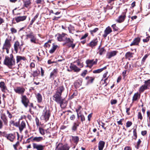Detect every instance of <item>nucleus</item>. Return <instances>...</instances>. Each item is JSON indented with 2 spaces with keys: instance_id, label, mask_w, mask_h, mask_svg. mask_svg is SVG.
I'll use <instances>...</instances> for the list:
<instances>
[{
  "instance_id": "f257e3e1",
  "label": "nucleus",
  "mask_w": 150,
  "mask_h": 150,
  "mask_svg": "<svg viewBox=\"0 0 150 150\" xmlns=\"http://www.w3.org/2000/svg\"><path fill=\"white\" fill-rule=\"evenodd\" d=\"M64 88L63 86H60L57 89L55 94L53 96V100L57 103L60 104L61 107L64 108L67 105L66 101L64 99L62 98L61 96L62 93L64 91Z\"/></svg>"
},
{
  "instance_id": "f03ea898",
  "label": "nucleus",
  "mask_w": 150,
  "mask_h": 150,
  "mask_svg": "<svg viewBox=\"0 0 150 150\" xmlns=\"http://www.w3.org/2000/svg\"><path fill=\"white\" fill-rule=\"evenodd\" d=\"M67 34L64 33L62 34L58 33L55 35V37L59 41H65V43L63 45L67 44L69 47H71L72 49H74L76 45L75 44L73 43L74 39L67 38Z\"/></svg>"
},
{
  "instance_id": "7ed1b4c3",
  "label": "nucleus",
  "mask_w": 150,
  "mask_h": 150,
  "mask_svg": "<svg viewBox=\"0 0 150 150\" xmlns=\"http://www.w3.org/2000/svg\"><path fill=\"white\" fill-rule=\"evenodd\" d=\"M4 63L9 68L12 69L13 67L15 64V60L13 55L11 54L9 56H6Z\"/></svg>"
},
{
  "instance_id": "20e7f679",
  "label": "nucleus",
  "mask_w": 150,
  "mask_h": 150,
  "mask_svg": "<svg viewBox=\"0 0 150 150\" xmlns=\"http://www.w3.org/2000/svg\"><path fill=\"white\" fill-rule=\"evenodd\" d=\"M25 36L26 39L29 40L31 43L34 44L36 43V35L31 31L26 32Z\"/></svg>"
},
{
  "instance_id": "39448f33",
  "label": "nucleus",
  "mask_w": 150,
  "mask_h": 150,
  "mask_svg": "<svg viewBox=\"0 0 150 150\" xmlns=\"http://www.w3.org/2000/svg\"><path fill=\"white\" fill-rule=\"evenodd\" d=\"M11 36H8V38L6 39L4 43V44L3 50L4 51L6 50V52L7 54L9 53V50L11 47Z\"/></svg>"
},
{
  "instance_id": "423d86ee",
  "label": "nucleus",
  "mask_w": 150,
  "mask_h": 150,
  "mask_svg": "<svg viewBox=\"0 0 150 150\" xmlns=\"http://www.w3.org/2000/svg\"><path fill=\"white\" fill-rule=\"evenodd\" d=\"M50 115L49 110H47L46 108L43 110L42 115L41 117V118L43 120H44L45 121L47 122L49 120V117Z\"/></svg>"
},
{
  "instance_id": "0eeeda50",
  "label": "nucleus",
  "mask_w": 150,
  "mask_h": 150,
  "mask_svg": "<svg viewBox=\"0 0 150 150\" xmlns=\"http://www.w3.org/2000/svg\"><path fill=\"white\" fill-rule=\"evenodd\" d=\"M15 125L18 127L20 132H21L23 129L26 127L25 121H22L21 122L20 120L18 123L16 122Z\"/></svg>"
},
{
  "instance_id": "6e6552de",
  "label": "nucleus",
  "mask_w": 150,
  "mask_h": 150,
  "mask_svg": "<svg viewBox=\"0 0 150 150\" xmlns=\"http://www.w3.org/2000/svg\"><path fill=\"white\" fill-rule=\"evenodd\" d=\"M127 11V9L125 10L124 12L119 16L118 18L116 20V21L119 23H121L123 22L126 17V13Z\"/></svg>"
},
{
  "instance_id": "1a4fd4ad",
  "label": "nucleus",
  "mask_w": 150,
  "mask_h": 150,
  "mask_svg": "<svg viewBox=\"0 0 150 150\" xmlns=\"http://www.w3.org/2000/svg\"><path fill=\"white\" fill-rule=\"evenodd\" d=\"M14 91L19 94H23L24 92L25 89L22 87H17L14 89Z\"/></svg>"
},
{
  "instance_id": "9d476101",
  "label": "nucleus",
  "mask_w": 150,
  "mask_h": 150,
  "mask_svg": "<svg viewBox=\"0 0 150 150\" xmlns=\"http://www.w3.org/2000/svg\"><path fill=\"white\" fill-rule=\"evenodd\" d=\"M28 139L30 140L32 142H39L43 140V137H32L29 138Z\"/></svg>"
},
{
  "instance_id": "9b49d317",
  "label": "nucleus",
  "mask_w": 150,
  "mask_h": 150,
  "mask_svg": "<svg viewBox=\"0 0 150 150\" xmlns=\"http://www.w3.org/2000/svg\"><path fill=\"white\" fill-rule=\"evenodd\" d=\"M33 147L34 149L37 150H43L45 146L42 144H38L35 143L33 144Z\"/></svg>"
},
{
  "instance_id": "f8f14e48",
  "label": "nucleus",
  "mask_w": 150,
  "mask_h": 150,
  "mask_svg": "<svg viewBox=\"0 0 150 150\" xmlns=\"http://www.w3.org/2000/svg\"><path fill=\"white\" fill-rule=\"evenodd\" d=\"M21 101L25 107H27L29 100L25 96H22L21 97Z\"/></svg>"
},
{
  "instance_id": "ddd939ff",
  "label": "nucleus",
  "mask_w": 150,
  "mask_h": 150,
  "mask_svg": "<svg viewBox=\"0 0 150 150\" xmlns=\"http://www.w3.org/2000/svg\"><path fill=\"white\" fill-rule=\"evenodd\" d=\"M97 59H96L95 61L93 59L90 60L88 59L86 60V63L87 64H89L90 66V68H91L93 65L97 64Z\"/></svg>"
},
{
  "instance_id": "4468645a",
  "label": "nucleus",
  "mask_w": 150,
  "mask_h": 150,
  "mask_svg": "<svg viewBox=\"0 0 150 150\" xmlns=\"http://www.w3.org/2000/svg\"><path fill=\"white\" fill-rule=\"evenodd\" d=\"M69 148L64 146L62 144L59 143L57 146L56 150H69Z\"/></svg>"
},
{
  "instance_id": "2eb2a0df",
  "label": "nucleus",
  "mask_w": 150,
  "mask_h": 150,
  "mask_svg": "<svg viewBox=\"0 0 150 150\" xmlns=\"http://www.w3.org/2000/svg\"><path fill=\"white\" fill-rule=\"evenodd\" d=\"M118 52L116 51H113L109 52H108L106 55L108 59H110L112 57L115 56Z\"/></svg>"
},
{
  "instance_id": "dca6fc26",
  "label": "nucleus",
  "mask_w": 150,
  "mask_h": 150,
  "mask_svg": "<svg viewBox=\"0 0 150 150\" xmlns=\"http://www.w3.org/2000/svg\"><path fill=\"white\" fill-rule=\"evenodd\" d=\"M112 32V30L111 28L108 26L106 28L104 31V33L103 36L104 38H106L107 35Z\"/></svg>"
},
{
  "instance_id": "f3484780",
  "label": "nucleus",
  "mask_w": 150,
  "mask_h": 150,
  "mask_svg": "<svg viewBox=\"0 0 150 150\" xmlns=\"http://www.w3.org/2000/svg\"><path fill=\"white\" fill-rule=\"evenodd\" d=\"M69 67L71 70L74 71V72H78L81 70L80 68L78 67L76 65L72 64H71Z\"/></svg>"
},
{
  "instance_id": "a211bd4d",
  "label": "nucleus",
  "mask_w": 150,
  "mask_h": 150,
  "mask_svg": "<svg viewBox=\"0 0 150 150\" xmlns=\"http://www.w3.org/2000/svg\"><path fill=\"white\" fill-rule=\"evenodd\" d=\"M6 137L8 140L11 142H13L15 138V134L12 133L6 134Z\"/></svg>"
},
{
  "instance_id": "6ab92c4d",
  "label": "nucleus",
  "mask_w": 150,
  "mask_h": 150,
  "mask_svg": "<svg viewBox=\"0 0 150 150\" xmlns=\"http://www.w3.org/2000/svg\"><path fill=\"white\" fill-rule=\"evenodd\" d=\"M58 71L57 69H54L50 74V79H54L55 77H56Z\"/></svg>"
},
{
  "instance_id": "aec40b11",
  "label": "nucleus",
  "mask_w": 150,
  "mask_h": 150,
  "mask_svg": "<svg viewBox=\"0 0 150 150\" xmlns=\"http://www.w3.org/2000/svg\"><path fill=\"white\" fill-rule=\"evenodd\" d=\"M27 18V16H17L15 18V20L17 23L25 20Z\"/></svg>"
},
{
  "instance_id": "412c9836",
  "label": "nucleus",
  "mask_w": 150,
  "mask_h": 150,
  "mask_svg": "<svg viewBox=\"0 0 150 150\" xmlns=\"http://www.w3.org/2000/svg\"><path fill=\"white\" fill-rule=\"evenodd\" d=\"M98 42L97 39H93L88 44V45L93 48L97 45Z\"/></svg>"
},
{
  "instance_id": "4be33fe9",
  "label": "nucleus",
  "mask_w": 150,
  "mask_h": 150,
  "mask_svg": "<svg viewBox=\"0 0 150 150\" xmlns=\"http://www.w3.org/2000/svg\"><path fill=\"white\" fill-rule=\"evenodd\" d=\"M59 47V46L53 43L52 48L49 51L50 53V54L53 53L54 52L55 50Z\"/></svg>"
},
{
  "instance_id": "5701e85b",
  "label": "nucleus",
  "mask_w": 150,
  "mask_h": 150,
  "mask_svg": "<svg viewBox=\"0 0 150 150\" xmlns=\"http://www.w3.org/2000/svg\"><path fill=\"white\" fill-rule=\"evenodd\" d=\"M105 142L103 141H100L98 144V150H103Z\"/></svg>"
},
{
  "instance_id": "b1692460",
  "label": "nucleus",
  "mask_w": 150,
  "mask_h": 150,
  "mask_svg": "<svg viewBox=\"0 0 150 150\" xmlns=\"http://www.w3.org/2000/svg\"><path fill=\"white\" fill-rule=\"evenodd\" d=\"M140 96V94L138 92L135 93L133 96L132 100L133 101H134L138 100Z\"/></svg>"
},
{
  "instance_id": "393cba45",
  "label": "nucleus",
  "mask_w": 150,
  "mask_h": 150,
  "mask_svg": "<svg viewBox=\"0 0 150 150\" xmlns=\"http://www.w3.org/2000/svg\"><path fill=\"white\" fill-rule=\"evenodd\" d=\"M20 43L18 41H17L14 43V50L16 53H17L18 52V49Z\"/></svg>"
},
{
  "instance_id": "a878e982",
  "label": "nucleus",
  "mask_w": 150,
  "mask_h": 150,
  "mask_svg": "<svg viewBox=\"0 0 150 150\" xmlns=\"http://www.w3.org/2000/svg\"><path fill=\"white\" fill-rule=\"evenodd\" d=\"M24 3V6L26 8H28L31 4L30 0H23Z\"/></svg>"
},
{
  "instance_id": "bb28decb",
  "label": "nucleus",
  "mask_w": 150,
  "mask_h": 150,
  "mask_svg": "<svg viewBox=\"0 0 150 150\" xmlns=\"http://www.w3.org/2000/svg\"><path fill=\"white\" fill-rule=\"evenodd\" d=\"M26 59V58L24 57H22L20 56H17L16 57V62L18 63L21 60L25 61Z\"/></svg>"
},
{
  "instance_id": "cd10ccee",
  "label": "nucleus",
  "mask_w": 150,
  "mask_h": 150,
  "mask_svg": "<svg viewBox=\"0 0 150 150\" xmlns=\"http://www.w3.org/2000/svg\"><path fill=\"white\" fill-rule=\"evenodd\" d=\"M0 87L3 92L5 90L7 89V88L5 84L3 81H1L0 82Z\"/></svg>"
},
{
  "instance_id": "c85d7f7f",
  "label": "nucleus",
  "mask_w": 150,
  "mask_h": 150,
  "mask_svg": "<svg viewBox=\"0 0 150 150\" xmlns=\"http://www.w3.org/2000/svg\"><path fill=\"white\" fill-rule=\"evenodd\" d=\"M79 123L77 122L74 123L72 127V130L73 131H75L77 130V127L79 126Z\"/></svg>"
},
{
  "instance_id": "c756f323",
  "label": "nucleus",
  "mask_w": 150,
  "mask_h": 150,
  "mask_svg": "<svg viewBox=\"0 0 150 150\" xmlns=\"http://www.w3.org/2000/svg\"><path fill=\"white\" fill-rule=\"evenodd\" d=\"M106 68L107 66H105L103 68L93 70V73L94 74L99 73L101 72L103 70L106 69Z\"/></svg>"
},
{
  "instance_id": "7c9ffc66",
  "label": "nucleus",
  "mask_w": 150,
  "mask_h": 150,
  "mask_svg": "<svg viewBox=\"0 0 150 150\" xmlns=\"http://www.w3.org/2000/svg\"><path fill=\"white\" fill-rule=\"evenodd\" d=\"M140 41V39L139 38H136L130 44V46L137 45L139 44Z\"/></svg>"
},
{
  "instance_id": "2f4dec72",
  "label": "nucleus",
  "mask_w": 150,
  "mask_h": 150,
  "mask_svg": "<svg viewBox=\"0 0 150 150\" xmlns=\"http://www.w3.org/2000/svg\"><path fill=\"white\" fill-rule=\"evenodd\" d=\"M1 118L3 120L4 124L7 125L8 123V120L6 115L4 114H2L1 116Z\"/></svg>"
},
{
  "instance_id": "473e14b6",
  "label": "nucleus",
  "mask_w": 150,
  "mask_h": 150,
  "mask_svg": "<svg viewBox=\"0 0 150 150\" xmlns=\"http://www.w3.org/2000/svg\"><path fill=\"white\" fill-rule=\"evenodd\" d=\"M71 138L72 141L76 144V145L79 141V137L77 136H72Z\"/></svg>"
},
{
  "instance_id": "72a5a7b5",
  "label": "nucleus",
  "mask_w": 150,
  "mask_h": 150,
  "mask_svg": "<svg viewBox=\"0 0 150 150\" xmlns=\"http://www.w3.org/2000/svg\"><path fill=\"white\" fill-rule=\"evenodd\" d=\"M148 88L145 85H142L139 88V92L140 93H141L144 92V91L148 89Z\"/></svg>"
},
{
  "instance_id": "f704fd0d",
  "label": "nucleus",
  "mask_w": 150,
  "mask_h": 150,
  "mask_svg": "<svg viewBox=\"0 0 150 150\" xmlns=\"http://www.w3.org/2000/svg\"><path fill=\"white\" fill-rule=\"evenodd\" d=\"M100 46L98 48V49L99 50V53L100 55H102V54H104L106 51V50L104 49V47H102L101 48H100Z\"/></svg>"
},
{
  "instance_id": "c9c22d12",
  "label": "nucleus",
  "mask_w": 150,
  "mask_h": 150,
  "mask_svg": "<svg viewBox=\"0 0 150 150\" xmlns=\"http://www.w3.org/2000/svg\"><path fill=\"white\" fill-rule=\"evenodd\" d=\"M74 63H76L77 65L79 66L80 67L82 68L83 67V63H81L79 60L78 59L75 61Z\"/></svg>"
},
{
  "instance_id": "e433bc0d",
  "label": "nucleus",
  "mask_w": 150,
  "mask_h": 150,
  "mask_svg": "<svg viewBox=\"0 0 150 150\" xmlns=\"http://www.w3.org/2000/svg\"><path fill=\"white\" fill-rule=\"evenodd\" d=\"M36 98L38 102L40 103L42 101V97L40 94L39 93H38L36 95Z\"/></svg>"
},
{
  "instance_id": "4c0bfd02",
  "label": "nucleus",
  "mask_w": 150,
  "mask_h": 150,
  "mask_svg": "<svg viewBox=\"0 0 150 150\" xmlns=\"http://www.w3.org/2000/svg\"><path fill=\"white\" fill-rule=\"evenodd\" d=\"M133 53L130 52H127L125 54L126 58H131L132 57Z\"/></svg>"
},
{
  "instance_id": "58836bf2",
  "label": "nucleus",
  "mask_w": 150,
  "mask_h": 150,
  "mask_svg": "<svg viewBox=\"0 0 150 150\" xmlns=\"http://www.w3.org/2000/svg\"><path fill=\"white\" fill-rule=\"evenodd\" d=\"M77 117L78 118L80 119H81V121L82 122H83L85 120L84 116L83 114L80 115H78Z\"/></svg>"
},
{
  "instance_id": "ea45409f",
  "label": "nucleus",
  "mask_w": 150,
  "mask_h": 150,
  "mask_svg": "<svg viewBox=\"0 0 150 150\" xmlns=\"http://www.w3.org/2000/svg\"><path fill=\"white\" fill-rule=\"evenodd\" d=\"M68 28L70 33H73L72 32L74 30V27L71 25L68 27Z\"/></svg>"
},
{
  "instance_id": "a19ab883",
  "label": "nucleus",
  "mask_w": 150,
  "mask_h": 150,
  "mask_svg": "<svg viewBox=\"0 0 150 150\" xmlns=\"http://www.w3.org/2000/svg\"><path fill=\"white\" fill-rule=\"evenodd\" d=\"M145 85L146 86L147 88L150 86V79L147 81H145L144 82Z\"/></svg>"
},
{
  "instance_id": "79ce46f5",
  "label": "nucleus",
  "mask_w": 150,
  "mask_h": 150,
  "mask_svg": "<svg viewBox=\"0 0 150 150\" xmlns=\"http://www.w3.org/2000/svg\"><path fill=\"white\" fill-rule=\"evenodd\" d=\"M39 131L40 133L42 135L45 134V130L42 128L41 127L39 128Z\"/></svg>"
},
{
  "instance_id": "37998d69",
  "label": "nucleus",
  "mask_w": 150,
  "mask_h": 150,
  "mask_svg": "<svg viewBox=\"0 0 150 150\" xmlns=\"http://www.w3.org/2000/svg\"><path fill=\"white\" fill-rule=\"evenodd\" d=\"M39 74V72H38L36 70L33 71L32 75L34 77L37 76Z\"/></svg>"
},
{
  "instance_id": "c03bdc74",
  "label": "nucleus",
  "mask_w": 150,
  "mask_h": 150,
  "mask_svg": "<svg viewBox=\"0 0 150 150\" xmlns=\"http://www.w3.org/2000/svg\"><path fill=\"white\" fill-rule=\"evenodd\" d=\"M133 135L134 137L133 138L134 139H136L137 137V130L136 129H134L133 131Z\"/></svg>"
},
{
  "instance_id": "a18cd8bd",
  "label": "nucleus",
  "mask_w": 150,
  "mask_h": 150,
  "mask_svg": "<svg viewBox=\"0 0 150 150\" xmlns=\"http://www.w3.org/2000/svg\"><path fill=\"white\" fill-rule=\"evenodd\" d=\"M98 30V28H96L94 29L91 30L90 31V32L91 35H93L94 33H96L97 31Z\"/></svg>"
},
{
  "instance_id": "49530a36",
  "label": "nucleus",
  "mask_w": 150,
  "mask_h": 150,
  "mask_svg": "<svg viewBox=\"0 0 150 150\" xmlns=\"http://www.w3.org/2000/svg\"><path fill=\"white\" fill-rule=\"evenodd\" d=\"M88 71L87 70H84L81 74V76L83 77H84L86 74H87Z\"/></svg>"
},
{
  "instance_id": "de8ad7c7",
  "label": "nucleus",
  "mask_w": 150,
  "mask_h": 150,
  "mask_svg": "<svg viewBox=\"0 0 150 150\" xmlns=\"http://www.w3.org/2000/svg\"><path fill=\"white\" fill-rule=\"evenodd\" d=\"M19 145V142L18 141L15 144L13 145V146L15 150H17V147Z\"/></svg>"
},
{
  "instance_id": "09e8293b",
  "label": "nucleus",
  "mask_w": 150,
  "mask_h": 150,
  "mask_svg": "<svg viewBox=\"0 0 150 150\" xmlns=\"http://www.w3.org/2000/svg\"><path fill=\"white\" fill-rule=\"evenodd\" d=\"M10 30L12 34L16 33L17 32V30L14 28H11Z\"/></svg>"
},
{
  "instance_id": "8fccbe9b",
  "label": "nucleus",
  "mask_w": 150,
  "mask_h": 150,
  "mask_svg": "<svg viewBox=\"0 0 150 150\" xmlns=\"http://www.w3.org/2000/svg\"><path fill=\"white\" fill-rule=\"evenodd\" d=\"M132 124V123L131 122L128 121L126 123V127H130Z\"/></svg>"
},
{
  "instance_id": "3c124183",
  "label": "nucleus",
  "mask_w": 150,
  "mask_h": 150,
  "mask_svg": "<svg viewBox=\"0 0 150 150\" xmlns=\"http://www.w3.org/2000/svg\"><path fill=\"white\" fill-rule=\"evenodd\" d=\"M88 33H86L84 35H83L80 38L81 40H85V39L88 36Z\"/></svg>"
},
{
  "instance_id": "603ef678",
  "label": "nucleus",
  "mask_w": 150,
  "mask_h": 150,
  "mask_svg": "<svg viewBox=\"0 0 150 150\" xmlns=\"http://www.w3.org/2000/svg\"><path fill=\"white\" fill-rule=\"evenodd\" d=\"M43 1V0H36L35 2L38 4H42Z\"/></svg>"
},
{
  "instance_id": "864d4df0",
  "label": "nucleus",
  "mask_w": 150,
  "mask_h": 150,
  "mask_svg": "<svg viewBox=\"0 0 150 150\" xmlns=\"http://www.w3.org/2000/svg\"><path fill=\"white\" fill-rule=\"evenodd\" d=\"M138 119H139L141 120L142 119V116L141 113L140 112L138 113Z\"/></svg>"
},
{
  "instance_id": "5fc2aeb1",
  "label": "nucleus",
  "mask_w": 150,
  "mask_h": 150,
  "mask_svg": "<svg viewBox=\"0 0 150 150\" xmlns=\"http://www.w3.org/2000/svg\"><path fill=\"white\" fill-rule=\"evenodd\" d=\"M39 15V13H37L34 17L32 19L33 21H35L36 19L38 18Z\"/></svg>"
},
{
  "instance_id": "6e6d98bb",
  "label": "nucleus",
  "mask_w": 150,
  "mask_h": 150,
  "mask_svg": "<svg viewBox=\"0 0 150 150\" xmlns=\"http://www.w3.org/2000/svg\"><path fill=\"white\" fill-rule=\"evenodd\" d=\"M111 103L112 105L115 104L117 103V100H111Z\"/></svg>"
},
{
  "instance_id": "4d7b16f0",
  "label": "nucleus",
  "mask_w": 150,
  "mask_h": 150,
  "mask_svg": "<svg viewBox=\"0 0 150 150\" xmlns=\"http://www.w3.org/2000/svg\"><path fill=\"white\" fill-rule=\"evenodd\" d=\"M81 108H82L81 106H79L76 109V112H78L79 111L81 110Z\"/></svg>"
},
{
  "instance_id": "13d9d810",
  "label": "nucleus",
  "mask_w": 150,
  "mask_h": 150,
  "mask_svg": "<svg viewBox=\"0 0 150 150\" xmlns=\"http://www.w3.org/2000/svg\"><path fill=\"white\" fill-rule=\"evenodd\" d=\"M109 77V76H108L106 78H105L104 80V84H105V86H107V85H108V83H109V82L107 83V82L106 81L108 80V78Z\"/></svg>"
},
{
  "instance_id": "bf43d9fd",
  "label": "nucleus",
  "mask_w": 150,
  "mask_h": 150,
  "mask_svg": "<svg viewBox=\"0 0 150 150\" xmlns=\"http://www.w3.org/2000/svg\"><path fill=\"white\" fill-rule=\"evenodd\" d=\"M7 114L8 115V117L11 119L12 117V115L10 113L8 110L7 111Z\"/></svg>"
},
{
  "instance_id": "052dcab7",
  "label": "nucleus",
  "mask_w": 150,
  "mask_h": 150,
  "mask_svg": "<svg viewBox=\"0 0 150 150\" xmlns=\"http://www.w3.org/2000/svg\"><path fill=\"white\" fill-rule=\"evenodd\" d=\"M56 10H55V12H54V14H55V15H58L60 13V12L59 11H57V10H58V9H56Z\"/></svg>"
},
{
  "instance_id": "680f3d73",
  "label": "nucleus",
  "mask_w": 150,
  "mask_h": 150,
  "mask_svg": "<svg viewBox=\"0 0 150 150\" xmlns=\"http://www.w3.org/2000/svg\"><path fill=\"white\" fill-rule=\"evenodd\" d=\"M149 36L147 37L146 38L143 39V41L144 42H147L149 41Z\"/></svg>"
},
{
  "instance_id": "e2e57ef3",
  "label": "nucleus",
  "mask_w": 150,
  "mask_h": 150,
  "mask_svg": "<svg viewBox=\"0 0 150 150\" xmlns=\"http://www.w3.org/2000/svg\"><path fill=\"white\" fill-rule=\"evenodd\" d=\"M141 142V141L140 139H139L137 143V148H138Z\"/></svg>"
},
{
  "instance_id": "0e129e2a",
  "label": "nucleus",
  "mask_w": 150,
  "mask_h": 150,
  "mask_svg": "<svg viewBox=\"0 0 150 150\" xmlns=\"http://www.w3.org/2000/svg\"><path fill=\"white\" fill-rule=\"evenodd\" d=\"M75 118V116L74 115H72L70 117V119L71 120H74Z\"/></svg>"
},
{
  "instance_id": "69168bd1",
  "label": "nucleus",
  "mask_w": 150,
  "mask_h": 150,
  "mask_svg": "<svg viewBox=\"0 0 150 150\" xmlns=\"http://www.w3.org/2000/svg\"><path fill=\"white\" fill-rule=\"evenodd\" d=\"M124 150H132V149L130 146H127L125 147Z\"/></svg>"
},
{
  "instance_id": "338daca9",
  "label": "nucleus",
  "mask_w": 150,
  "mask_h": 150,
  "mask_svg": "<svg viewBox=\"0 0 150 150\" xmlns=\"http://www.w3.org/2000/svg\"><path fill=\"white\" fill-rule=\"evenodd\" d=\"M30 67L31 68H34L35 67V64L34 62H31L30 65Z\"/></svg>"
},
{
  "instance_id": "774afa93",
  "label": "nucleus",
  "mask_w": 150,
  "mask_h": 150,
  "mask_svg": "<svg viewBox=\"0 0 150 150\" xmlns=\"http://www.w3.org/2000/svg\"><path fill=\"white\" fill-rule=\"evenodd\" d=\"M147 114L148 117L149 118V121L150 122V111H148L147 112Z\"/></svg>"
}]
</instances>
